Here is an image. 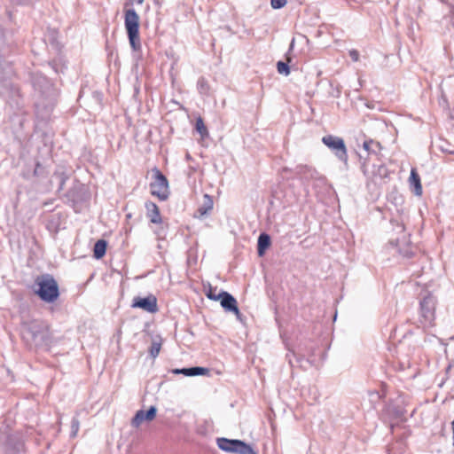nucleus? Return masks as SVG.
Instances as JSON below:
<instances>
[{
    "instance_id": "nucleus-1",
    "label": "nucleus",
    "mask_w": 454,
    "mask_h": 454,
    "mask_svg": "<svg viewBox=\"0 0 454 454\" xmlns=\"http://www.w3.org/2000/svg\"><path fill=\"white\" fill-rule=\"evenodd\" d=\"M35 293L45 302L52 303L59 296V285L50 274L38 276L35 280Z\"/></svg>"
},
{
    "instance_id": "nucleus-2",
    "label": "nucleus",
    "mask_w": 454,
    "mask_h": 454,
    "mask_svg": "<svg viewBox=\"0 0 454 454\" xmlns=\"http://www.w3.org/2000/svg\"><path fill=\"white\" fill-rule=\"evenodd\" d=\"M124 26L131 49L134 51H141L139 16L134 9L125 10Z\"/></svg>"
},
{
    "instance_id": "nucleus-3",
    "label": "nucleus",
    "mask_w": 454,
    "mask_h": 454,
    "mask_svg": "<svg viewBox=\"0 0 454 454\" xmlns=\"http://www.w3.org/2000/svg\"><path fill=\"white\" fill-rule=\"evenodd\" d=\"M153 181L150 184L151 194L160 201H165L170 195L168 181L157 168L152 169Z\"/></svg>"
},
{
    "instance_id": "nucleus-4",
    "label": "nucleus",
    "mask_w": 454,
    "mask_h": 454,
    "mask_svg": "<svg viewBox=\"0 0 454 454\" xmlns=\"http://www.w3.org/2000/svg\"><path fill=\"white\" fill-rule=\"evenodd\" d=\"M218 448L225 452L234 454H257L250 444L241 440H231L224 437L216 439Z\"/></svg>"
},
{
    "instance_id": "nucleus-5",
    "label": "nucleus",
    "mask_w": 454,
    "mask_h": 454,
    "mask_svg": "<svg viewBox=\"0 0 454 454\" xmlns=\"http://www.w3.org/2000/svg\"><path fill=\"white\" fill-rule=\"evenodd\" d=\"M436 299L431 294H427L419 302V320L425 326L432 325L435 319Z\"/></svg>"
},
{
    "instance_id": "nucleus-6",
    "label": "nucleus",
    "mask_w": 454,
    "mask_h": 454,
    "mask_svg": "<svg viewBox=\"0 0 454 454\" xmlns=\"http://www.w3.org/2000/svg\"><path fill=\"white\" fill-rule=\"evenodd\" d=\"M322 142L335 154V156L340 161H348L347 148L344 140L341 137L327 135L323 137Z\"/></svg>"
},
{
    "instance_id": "nucleus-7",
    "label": "nucleus",
    "mask_w": 454,
    "mask_h": 454,
    "mask_svg": "<svg viewBox=\"0 0 454 454\" xmlns=\"http://www.w3.org/2000/svg\"><path fill=\"white\" fill-rule=\"evenodd\" d=\"M44 325L37 320L24 322L21 335L27 341L35 342L43 333Z\"/></svg>"
},
{
    "instance_id": "nucleus-8",
    "label": "nucleus",
    "mask_w": 454,
    "mask_h": 454,
    "mask_svg": "<svg viewBox=\"0 0 454 454\" xmlns=\"http://www.w3.org/2000/svg\"><path fill=\"white\" fill-rule=\"evenodd\" d=\"M132 307L142 309L149 313H155L158 311L157 299L152 294L144 298H134Z\"/></svg>"
},
{
    "instance_id": "nucleus-9",
    "label": "nucleus",
    "mask_w": 454,
    "mask_h": 454,
    "mask_svg": "<svg viewBox=\"0 0 454 454\" xmlns=\"http://www.w3.org/2000/svg\"><path fill=\"white\" fill-rule=\"evenodd\" d=\"M146 209V217L153 224H161L162 217L159 209V207L153 201H146L145 203Z\"/></svg>"
},
{
    "instance_id": "nucleus-10",
    "label": "nucleus",
    "mask_w": 454,
    "mask_h": 454,
    "mask_svg": "<svg viewBox=\"0 0 454 454\" xmlns=\"http://www.w3.org/2000/svg\"><path fill=\"white\" fill-rule=\"evenodd\" d=\"M220 301L222 307L227 310L235 313L236 315L239 314V309L237 306L236 299L227 292L220 293Z\"/></svg>"
},
{
    "instance_id": "nucleus-11",
    "label": "nucleus",
    "mask_w": 454,
    "mask_h": 454,
    "mask_svg": "<svg viewBox=\"0 0 454 454\" xmlns=\"http://www.w3.org/2000/svg\"><path fill=\"white\" fill-rule=\"evenodd\" d=\"M156 415V408L151 406L147 411L143 410L138 411L132 419V425L138 426L144 421H151Z\"/></svg>"
},
{
    "instance_id": "nucleus-12",
    "label": "nucleus",
    "mask_w": 454,
    "mask_h": 454,
    "mask_svg": "<svg viewBox=\"0 0 454 454\" xmlns=\"http://www.w3.org/2000/svg\"><path fill=\"white\" fill-rule=\"evenodd\" d=\"M409 184L413 192L417 196H421L422 194V185L420 182L419 175L418 174L416 168H411V175L409 177Z\"/></svg>"
},
{
    "instance_id": "nucleus-13",
    "label": "nucleus",
    "mask_w": 454,
    "mask_h": 454,
    "mask_svg": "<svg viewBox=\"0 0 454 454\" xmlns=\"http://www.w3.org/2000/svg\"><path fill=\"white\" fill-rule=\"evenodd\" d=\"M175 374H184L185 376H197V375H204L207 372V369L204 367H192V368H183V369H176L173 371Z\"/></svg>"
},
{
    "instance_id": "nucleus-14",
    "label": "nucleus",
    "mask_w": 454,
    "mask_h": 454,
    "mask_svg": "<svg viewBox=\"0 0 454 454\" xmlns=\"http://www.w3.org/2000/svg\"><path fill=\"white\" fill-rule=\"evenodd\" d=\"M270 238L266 233L260 234L258 238V244H257V250L258 254L260 256L263 255L265 253V250L270 247Z\"/></svg>"
},
{
    "instance_id": "nucleus-15",
    "label": "nucleus",
    "mask_w": 454,
    "mask_h": 454,
    "mask_svg": "<svg viewBox=\"0 0 454 454\" xmlns=\"http://www.w3.org/2000/svg\"><path fill=\"white\" fill-rule=\"evenodd\" d=\"M363 148L364 151L368 153V154H376L381 149V145L379 142H376L372 139L365 140L363 143Z\"/></svg>"
},
{
    "instance_id": "nucleus-16",
    "label": "nucleus",
    "mask_w": 454,
    "mask_h": 454,
    "mask_svg": "<svg viewBox=\"0 0 454 454\" xmlns=\"http://www.w3.org/2000/svg\"><path fill=\"white\" fill-rule=\"evenodd\" d=\"M106 241L104 239H99L95 243L93 252L96 259H100L106 254Z\"/></svg>"
},
{
    "instance_id": "nucleus-17",
    "label": "nucleus",
    "mask_w": 454,
    "mask_h": 454,
    "mask_svg": "<svg viewBox=\"0 0 454 454\" xmlns=\"http://www.w3.org/2000/svg\"><path fill=\"white\" fill-rule=\"evenodd\" d=\"M203 206L199 208V212L200 213L201 215H204L210 212L213 208L214 204L211 196H209L208 194H205L203 196Z\"/></svg>"
},
{
    "instance_id": "nucleus-18",
    "label": "nucleus",
    "mask_w": 454,
    "mask_h": 454,
    "mask_svg": "<svg viewBox=\"0 0 454 454\" xmlns=\"http://www.w3.org/2000/svg\"><path fill=\"white\" fill-rule=\"evenodd\" d=\"M298 173L301 175H304L306 177H314V176L317 174L316 170L312 168H309L308 166H300L298 167Z\"/></svg>"
},
{
    "instance_id": "nucleus-19",
    "label": "nucleus",
    "mask_w": 454,
    "mask_h": 454,
    "mask_svg": "<svg viewBox=\"0 0 454 454\" xmlns=\"http://www.w3.org/2000/svg\"><path fill=\"white\" fill-rule=\"evenodd\" d=\"M278 72L281 74L287 76L290 74V67L287 63L278 61L277 64Z\"/></svg>"
},
{
    "instance_id": "nucleus-20",
    "label": "nucleus",
    "mask_w": 454,
    "mask_h": 454,
    "mask_svg": "<svg viewBox=\"0 0 454 454\" xmlns=\"http://www.w3.org/2000/svg\"><path fill=\"white\" fill-rule=\"evenodd\" d=\"M368 399H369L370 403H372L373 405H375L381 399V395L380 392H378L376 390L369 391L368 392Z\"/></svg>"
},
{
    "instance_id": "nucleus-21",
    "label": "nucleus",
    "mask_w": 454,
    "mask_h": 454,
    "mask_svg": "<svg viewBox=\"0 0 454 454\" xmlns=\"http://www.w3.org/2000/svg\"><path fill=\"white\" fill-rule=\"evenodd\" d=\"M161 348V343L160 341H153L150 348V355L155 358L158 356Z\"/></svg>"
},
{
    "instance_id": "nucleus-22",
    "label": "nucleus",
    "mask_w": 454,
    "mask_h": 454,
    "mask_svg": "<svg viewBox=\"0 0 454 454\" xmlns=\"http://www.w3.org/2000/svg\"><path fill=\"white\" fill-rule=\"evenodd\" d=\"M196 129L202 136L207 134V128H206V126L203 122V120L201 118H199L196 121Z\"/></svg>"
},
{
    "instance_id": "nucleus-23",
    "label": "nucleus",
    "mask_w": 454,
    "mask_h": 454,
    "mask_svg": "<svg viewBox=\"0 0 454 454\" xmlns=\"http://www.w3.org/2000/svg\"><path fill=\"white\" fill-rule=\"evenodd\" d=\"M286 3V0H270V5L273 9H281Z\"/></svg>"
},
{
    "instance_id": "nucleus-24",
    "label": "nucleus",
    "mask_w": 454,
    "mask_h": 454,
    "mask_svg": "<svg viewBox=\"0 0 454 454\" xmlns=\"http://www.w3.org/2000/svg\"><path fill=\"white\" fill-rule=\"evenodd\" d=\"M207 297L213 301H218L220 300V294L217 295L215 294L212 288L210 287L209 291L207 293Z\"/></svg>"
},
{
    "instance_id": "nucleus-25",
    "label": "nucleus",
    "mask_w": 454,
    "mask_h": 454,
    "mask_svg": "<svg viewBox=\"0 0 454 454\" xmlns=\"http://www.w3.org/2000/svg\"><path fill=\"white\" fill-rule=\"evenodd\" d=\"M348 54L353 61L356 62L359 60V52L356 50H350Z\"/></svg>"
},
{
    "instance_id": "nucleus-26",
    "label": "nucleus",
    "mask_w": 454,
    "mask_h": 454,
    "mask_svg": "<svg viewBox=\"0 0 454 454\" xmlns=\"http://www.w3.org/2000/svg\"><path fill=\"white\" fill-rule=\"evenodd\" d=\"M396 247H398V251L400 254H403V255L405 256H409L410 255V252L408 250H402V248L399 247V243L396 242L394 244Z\"/></svg>"
},
{
    "instance_id": "nucleus-27",
    "label": "nucleus",
    "mask_w": 454,
    "mask_h": 454,
    "mask_svg": "<svg viewBox=\"0 0 454 454\" xmlns=\"http://www.w3.org/2000/svg\"><path fill=\"white\" fill-rule=\"evenodd\" d=\"M76 434H77V428L76 429H73L71 434H70V436L71 437H74L76 435Z\"/></svg>"
},
{
    "instance_id": "nucleus-28",
    "label": "nucleus",
    "mask_w": 454,
    "mask_h": 454,
    "mask_svg": "<svg viewBox=\"0 0 454 454\" xmlns=\"http://www.w3.org/2000/svg\"><path fill=\"white\" fill-rule=\"evenodd\" d=\"M136 2L138 4H142L144 3V0H136Z\"/></svg>"
},
{
    "instance_id": "nucleus-29",
    "label": "nucleus",
    "mask_w": 454,
    "mask_h": 454,
    "mask_svg": "<svg viewBox=\"0 0 454 454\" xmlns=\"http://www.w3.org/2000/svg\"><path fill=\"white\" fill-rule=\"evenodd\" d=\"M286 356H287V357H290V355H289V354H287ZM289 363H290L291 364H292V363H293L291 358H289Z\"/></svg>"
},
{
    "instance_id": "nucleus-30",
    "label": "nucleus",
    "mask_w": 454,
    "mask_h": 454,
    "mask_svg": "<svg viewBox=\"0 0 454 454\" xmlns=\"http://www.w3.org/2000/svg\"><path fill=\"white\" fill-rule=\"evenodd\" d=\"M453 428V446H454V427Z\"/></svg>"
},
{
    "instance_id": "nucleus-31",
    "label": "nucleus",
    "mask_w": 454,
    "mask_h": 454,
    "mask_svg": "<svg viewBox=\"0 0 454 454\" xmlns=\"http://www.w3.org/2000/svg\"><path fill=\"white\" fill-rule=\"evenodd\" d=\"M451 426H454V420L451 422Z\"/></svg>"
}]
</instances>
